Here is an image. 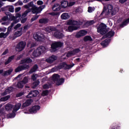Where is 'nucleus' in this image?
<instances>
[{
    "instance_id": "nucleus-1",
    "label": "nucleus",
    "mask_w": 129,
    "mask_h": 129,
    "mask_svg": "<svg viewBox=\"0 0 129 129\" xmlns=\"http://www.w3.org/2000/svg\"><path fill=\"white\" fill-rule=\"evenodd\" d=\"M112 9V6L110 5H107V7H104L103 12H102L101 15H103V14L105 13L106 15H107L110 14V13H111V15H112V16H114V15L116 14V11H113Z\"/></svg>"
},
{
    "instance_id": "nucleus-2",
    "label": "nucleus",
    "mask_w": 129,
    "mask_h": 129,
    "mask_svg": "<svg viewBox=\"0 0 129 129\" xmlns=\"http://www.w3.org/2000/svg\"><path fill=\"white\" fill-rule=\"evenodd\" d=\"M52 81L54 83H55L56 85H62L65 81L64 78L60 79V76L58 74H54L52 76Z\"/></svg>"
},
{
    "instance_id": "nucleus-3",
    "label": "nucleus",
    "mask_w": 129,
    "mask_h": 129,
    "mask_svg": "<svg viewBox=\"0 0 129 129\" xmlns=\"http://www.w3.org/2000/svg\"><path fill=\"white\" fill-rule=\"evenodd\" d=\"M19 23V20H16L13 21V22L11 24L10 26H9L8 28V31L7 33H5L4 32H2L0 33V38H6V37H8V35L10 34L11 32V31H12V28L15 26V24H18Z\"/></svg>"
},
{
    "instance_id": "nucleus-4",
    "label": "nucleus",
    "mask_w": 129,
    "mask_h": 129,
    "mask_svg": "<svg viewBox=\"0 0 129 129\" xmlns=\"http://www.w3.org/2000/svg\"><path fill=\"white\" fill-rule=\"evenodd\" d=\"M45 5H42L39 7H37V6L35 5L33 8L29 9L28 10H30V12H31L32 14L38 15V14H40V13L42 12V10L45 9Z\"/></svg>"
},
{
    "instance_id": "nucleus-5",
    "label": "nucleus",
    "mask_w": 129,
    "mask_h": 129,
    "mask_svg": "<svg viewBox=\"0 0 129 129\" xmlns=\"http://www.w3.org/2000/svg\"><path fill=\"white\" fill-rule=\"evenodd\" d=\"M97 32L98 33H100L101 35L106 34V32H107V30H106V25L103 23L100 24L97 28Z\"/></svg>"
},
{
    "instance_id": "nucleus-6",
    "label": "nucleus",
    "mask_w": 129,
    "mask_h": 129,
    "mask_svg": "<svg viewBox=\"0 0 129 129\" xmlns=\"http://www.w3.org/2000/svg\"><path fill=\"white\" fill-rule=\"evenodd\" d=\"M26 45L27 43L25 41H20L19 43H18L16 47V50L17 52H21V51H23L25 49V47H26Z\"/></svg>"
},
{
    "instance_id": "nucleus-7",
    "label": "nucleus",
    "mask_w": 129,
    "mask_h": 129,
    "mask_svg": "<svg viewBox=\"0 0 129 129\" xmlns=\"http://www.w3.org/2000/svg\"><path fill=\"white\" fill-rule=\"evenodd\" d=\"M33 38L35 39V40H36V41H39V42L44 41V40H45V36H44V34L40 32L34 33L33 34Z\"/></svg>"
},
{
    "instance_id": "nucleus-8",
    "label": "nucleus",
    "mask_w": 129,
    "mask_h": 129,
    "mask_svg": "<svg viewBox=\"0 0 129 129\" xmlns=\"http://www.w3.org/2000/svg\"><path fill=\"white\" fill-rule=\"evenodd\" d=\"M75 65L74 63H73L72 64L68 65L65 62H62L60 63L58 66L59 69H61V68H64V69H70V68H72L73 66Z\"/></svg>"
},
{
    "instance_id": "nucleus-9",
    "label": "nucleus",
    "mask_w": 129,
    "mask_h": 129,
    "mask_svg": "<svg viewBox=\"0 0 129 129\" xmlns=\"http://www.w3.org/2000/svg\"><path fill=\"white\" fill-rule=\"evenodd\" d=\"M29 68H30V67L28 64H23L22 66H20L15 69V72H20V71L25 70V69H29Z\"/></svg>"
},
{
    "instance_id": "nucleus-10",
    "label": "nucleus",
    "mask_w": 129,
    "mask_h": 129,
    "mask_svg": "<svg viewBox=\"0 0 129 129\" xmlns=\"http://www.w3.org/2000/svg\"><path fill=\"white\" fill-rule=\"evenodd\" d=\"M63 46V43L60 42L53 43L51 45V48L52 50H56L57 48H60Z\"/></svg>"
},
{
    "instance_id": "nucleus-11",
    "label": "nucleus",
    "mask_w": 129,
    "mask_h": 129,
    "mask_svg": "<svg viewBox=\"0 0 129 129\" xmlns=\"http://www.w3.org/2000/svg\"><path fill=\"white\" fill-rule=\"evenodd\" d=\"M39 94V91L37 90L31 91L27 96V98H32V97H35Z\"/></svg>"
},
{
    "instance_id": "nucleus-12",
    "label": "nucleus",
    "mask_w": 129,
    "mask_h": 129,
    "mask_svg": "<svg viewBox=\"0 0 129 129\" xmlns=\"http://www.w3.org/2000/svg\"><path fill=\"white\" fill-rule=\"evenodd\" d=\"M81 22H80V21H74V20H69L68 21V25H72V26H74V27H75V26H80V25H81Z\"/></svg>"
},
{
    "instance_id": "nucleus-13",
    "label": "nucleus",
    "mask_w": 129,
    "mask_h": 129,
    "mask_svg": "<svg viewBox=\"0 0 129 129\" xmlns=\"http://www.w3.org/2000/svg\"><path fill=\"white\" fill-rule=\"evenodd\" d=\"M87 34V31L84 30H80L76 35V38H81Z\"/></svg>"
},
{
    "instance_id": "nucleus-14",
    "label": "nucleus",
    "mask_w": 129,
    "mask_h": 129,
    "mask_svg": "<svg viewBox=\"0 0 129 129\" xmlns=\"http://www.w3.org/2000/svg\"><path fill=\"white\" fill-rule=\"evenodd\" d=\"M57 59V57L56 55H51L49 58L46 59V61L48 63H53V62H54V61H56Z\"/></svg>"
},
{
    "instance_id": "nucleus-15",
    "label": "nucleus",
    "mask_w": 129,
    "mask_h": 129,
    "mask_svg": "<svg viewBox=\"0 0 129 129\" xmlns=\"http://www.w3.org/2000/svg\"><path fill=\"white\" fill-rule=\"evenodd\" d=\"M79 28V26H70L68 27V29H66V31L67 32H72L73 31H76V30H78Z\"/></svg>"
},
{
    "instance_id": "nucleus-16",
    "label": "nucleus",
    "mask_w": 129,
    "mask_h": 129,
    "mask_svg": "<svg viewBox=\"0 0 129 129\" xmlns=\"http://www.w3.org/2000/svg\"><path fill=\"white\" fill-rule=\"evenodd\" d=\"M40 110L39 106H34L32 108L29 109L30 112L31 113H36L38 110Z\"/></svg>"
},
{
    "instance_id": "nucleus-17",
    "label": "nucleus",
    "mask_w": 129,
    "mask_h": 129,
    "mask_svg": "<svg viewBox=\"0 0 129 129\" xmlns=\"http://www.w3.org/2000/svg\"><path fill=\"white\" fill-rule=\"evenodd\" d=\"M54 37L57 38V39H61L64 37V35L62 33L60 32V31H56L54 33Z\"/></svg>"
},
{
    "instance_id": "nucleus-18",
    "label": "nucleus",
    "mask_w": 129,
    "mask_h": 129,
    "mask_svg": "<svg viewBox=\"0 0 129 129\" xmlns=\"http://www.w3.org/2000/svg\"><path fill=\"white\" fill-rule=\"evenodd\" d=\"M52 10L54 12H59L61 10V6L58 4H54L52 7Z\"/></svg>"
},
{
    "instance_id": "nucleus-19",
    "label": "nucleus",
    "mask_w": 129,
    "mask_h": 129,
    "mask_svg": "<svg viewBox=\"0 0 129 129\" xmlns=\"http://www.w3.org/2000/svg\"><path fill=\"white\" fill-rule=\"evenodd\" d=\"M110 42V39H105L104 41H102L100 44L101 46H102L103 48H105L108 46V44H109Z\"/></svg>"
},
{
    "instance_id": "nucleus-20",
    "label": "nucleus",
    "mask_w": 129,
    "mask_h": 129,
    "mask_svg": "<svg viewBox=\"0 0 129 129\" xmlns=\"http://www.w3.org/2000/svg\"><path fill=\"white\" fill-rule=\"evenodd\" d=\"M39 52H40L41 54H43V53H45L46 51H47V47L44 46H41L37 48Z\"/></svg>"
},
{
    "instance_id": "nucleus-21",
    "label": "nucleus",
    "mask_w": 129,
    "mask_h": 129,
    "mask_svg": "<svg viewBox=\"0 0 129 129\" xmlns=\"http://www.w3.org/2000/svg\"><path fill=\"white\" fill-rule=\"evenodd\" d=\"M13 91H14V88L10 87L6 89L5 92L2 93V95H7V94H9V93H11Z\"/></svg>"
},
{
    "instance_id": "nucleus-22",
    "label": "nucleus",
    "mask_w": 129,
    "mask_h": 129,
    "mask_svg": "<svg viewBox=\"0 0 129 129\" xmlns=\"http://www.w3.org/2000/svg\"><path fill=\"white\" fill-rule=\"evenodd\" d=\"M113 36H114V32L112 30L110 31L107 34H106V36H103V39H105L106 37L108 38H111V37H113Z\"/></svg>"
},
{
    "instance_id": "nucleus-23",
    "label": "nucleus",
    "mask_w": 129,
    "mask_h": 129,
    "mask_svg": "<svg viewBox=\"0 0 129 129\" xmlns=\"http://www.w3.org/2000/svg\"><path fill=\"white\" fill-rule=\"evenodd\" d=\"M21 106H22V104L21 103H18L16 104L14 107H13V112H16V111H18L20 108H21Z\"/></svg>"
},
{
    "instance_id": "nucleus-24",
    "label": "nucleus",
    "mask_w": 129,
    "mask_h": 129,
    "mask_svg": "<svg viewBox=\"0 0 129 129\" xmlns=\"http://www.w3.org/2000/svg\"><path fill=\"white\" fill-rule=\"evenodd\" d=\"M5 14L7 15V17H9L10 20H11V21H15V20H16V17L13 15H12V14L10 12H5Z\"/></svg>"
},
{
    "instance_id": "nucleus-25",
    "label": "nucleus",
    "mask_w": 129,
    "mask_h": 129,
    "mask_svg": "<svg viewBox=\"0 0 129 129\" xmlns=\"http://www.w3.org/2000/svg\"><path fill=\"white\" fill-rule=\"evenodd\" d=\"M68 6V2L66 1H62L60 2V7H61L62 9H66Z\"/></svg>"
},
{
    "instance_id": "nucleus-26",
    "label": "nucleus",
    "mask_w": 129,
    "mask_h": 129,
    "mask_svg": "<svg viewBox=\"0 0 129 129\" xmlns=\"http://www.w3.org/2000/svg\"><path fill=\"white\" fill-rule=\"evenodd\" d=\"M60 18L62 20H68V19L70 18V16L69 15V14L64 13L61 15Z\"/></svg>"
},
{
    "instance_id": "nucleus-27",
    "label": "nucleus",
    "mask_w": 129,
    "mask_h": 129,
    "mask_svg": "<svg viewBox=\"0 0 129 129\" xmlns=\"http://www.w3.org/2000/svg\"><path fill=\"white\" fill-rule=\"evenodd\" d=\"M33 102V100L32 99H28L26 101L25 103H24L22 105V107H26V106H29L31 103Z\"/></svg>"
},
{
    "instance_id": "nucleus-28",
    "label": "nucleus",
    "mask_w": 129,
    "mask_h": 129,
    "mask_svg": "<svg viewBox=\"0 0 129 129\" xmlns=\"http://www.w3.org/2000/svg\"><path fill=\"white\" fill-rule=\"evenodd\" d=\"M33 102V100L32 99H28L26 101L25 103H24L22 105V107H26V106H29L31 103Z\"/></svg>"
},
{
    "instance_id": "nucleus-29",
    "label": "nucleus",
    "mask_w": 129,
    "mask_h": 129,
    "mask_svg": "<svg viewBox=\"0 0 129 129\" xmlns=\"http://www.w3.org/2000/svg\"><path fill=\"white\" fill-rule=\"evenodd\" d=\"M33 57H39L41 55L40 51L38 48H37L35 50H34L32 53Z\"/></svg>"
},
{
    "instance_id": "nucleus-30",
    "label": "nucleus",
    "mask_w": 129,
    "mask_h": 129,
    "mask_svg": "<svg viewBox=\"0 0 129 129\" xmlns=\"http://www.w3.org/2000/svg\"><path fill=\"white\" fill-rule=\"evenodd\" d=\"M35 5H34V3L33 2H31L28 3V5H26L24 6V8L25 9H29L30 8H33Z\"/></svg>"
},
{
    "instance_id": "nucleus-31",
    "label": "nucleus",
    "mask_w": 129,
    "mask_h": 129,
    "mask_svg": "<svg viewBox=\"0 0 129 129\" xmlns=\"http://www.w3.org/2000/svg\"><path fill=\"white\" fill-rule=\"evenodd\" d=\"M129 23V18L125 20H124L123 22L119 25V27H121V28H123V27L126 26L127 24H128Z\"/></svg>"
},
{
    "instance_id": "nucleus-32",
    "label": "nucleus",
    "mask_w": 129,
    "mask_h": 129,
    "mask_svg": "<svg viewBox=\"0 0 129 129\" xmlns=\"http://www.w3.org/2000/svg\"><path fill=\"white\" fill-rule=\"evenodd\" d=\"M15 59V55H12L9 57L8 59L5 62V65H8L9 63H11L13 60Z\"/></svg>"
},
{
    "instance_id": "nucleus-33",
    "label": "nucleus",
    "mask_w": 129,
    "mask_h": 129,
    "mask_svg": "<svg viewBox=\"0 0 129 129\" xmlns=\"http://www.w3.org/2000/svg\"><path fill=\"white\" fill-rule=\"evenodd\" d=\"M29 13H31V10L28 9L24 13L22 14V16H21L22 19H24L25 18V17H27Z\"/></svg>"
},
{
    "instance_id": "nucleus-34",
    "label": "nucleus",
    "mask_w": 129,
    "mask_h": 129,
    "mask_svg": "<svg viewBox=\"0 0 129 129\" xmlns=\"http://www.w3.org/2000/svg\"><path fill=\"white\" fill-rule=\"evenodd\" d=\"M13 108V105L11 104H7L5 106V109L7 111L11 110Z\"/></svg>"
},
{
    "instance_id": "nucleus-35",
    "label": "nucleus",
    "mask_w": 129,
    "mask_h": 129,
    "mask_svg": "<svg viewBox=\"0 0 129 129\" xmlns=\"http://www.w3.org/2000/svg\"><path fill=\"white\" fill-rule=\"evenodd\" d=\"M37 69H38V66L37 64H35L30 70L29 72V73L31 74L33 73V72H35V71H37Z\"/></svg>"
},
{
    "instance_id": "nucleus-36",
    "label": "nucleus",
    "mask_w": 129,
    "mask_h": 129,
    "mask_svg": "<svg viewBox=\"0 0 129 129\" xmlns=\"http://www.w3.org/2000/svg\"><path fill=\"white\" fill-rule=\"evenodd\" d=\"M13 72V69H11L7 71H5L4 73V76H8V75H11V73Z\"/></svg>"
},
{
    "instance_id": "nucleus-37",
    "label": "nucleus",
    "mask_w": 129,
    "mask_h": 129,
    "mask_svg": "<svg viewBox=\"0 0 129 129\" xmlns=\"http://www.w3.org/2000/svg\"><path fill=\"white\" fill-rule=\"evenodd\" d=\"M39 84H40V81L37 80V81L34 82L32 84V88H36V87H37V86H38V85H39Z\"/></svg>"
},
{
    "instance_id": "nucleus-38",
    "label": "nucleus",
    "mask_w": 129,
    "mask_h": 129,
    "mask_svg": "<svg viewBox=\"0 0 129 129\" xmlns=\"http://www.w3.org/2000/svg\"><path fill=\"white\" fill-rule=\"evenodd\" d=\"M84 41L87 42V41H92V38L90 36H86L84 37Z\"/></svg>"
},
{
    "instance_id": "nucleus-39",
    "label": "nucleus",
    "mask_w": 129,
    "mask_h": 129,
    "mask_svg": "<svg viewBox=\"0 0 129 129\" xmlns=\"http://www.w3.org/2000/svg\"><path fill=\"white\" fill-rule=\"evenodd\" d=\"M39 23L40 24H47L48 23V19H41L39 20Z\"/></svg>"
},
{
    "instance_id": "nucleus-40",
    "label": "nucleus",
    "mask_w": 129,
    "mask_h": 129,
    "mask_svg": "<svg viewBox=\"0 0 129 129\" xmlns=\"http://www.w3.org/2000/svg\"><path fill=\"white\" fill-rule=\"evenodd\" d=\"M7 9H8V11L11 13H14L15 12V8L13 6H8Z\"/></svg>"
},
{
    "instance_id": "nucleus-41",
    "label": "nucleus",
    "mask_w": 129,
    "mask_h": 129,
    "mask_svg": "<svg viewBox=\"0 0 129 129\" xmlns=\"http://www.w3.org/2000/svg\"><path fill=\"white\" fill-rule=\"evenodd\" d=\"M31 62H32V59H31V58H26L25 59H23L22 60V63H31Z\"/></svg>"
},
{
    "instance_id": "nucleus-42",
    "label": "nucleus",
    "mask_w": 129,
    "mask_h": 129,
    "mask_svg": "<svg viewBox=\"0 0 129 129\" xmlns=\"http://www.w3.org/2000/svg\"><path fill=\"white\" fill-rule=\"evenodd\" d=\"M10 96H6L2 97L0 99V101H7V100H9V98H10Z\"/></svg>"
},
{
    "instance_id": "nucleus-43",
    "label": "nucleus",
    "mask_w": 129,
    "mask_h": 129,
    "mask_svg": "<svg viewBox=\"0 0 129 129\" xmlns=\"http://www.w3.org/2000/svg\"><path fill=\"white\" fill-rule=\"evenodd\" d=\"M24 84L23 83V82L20 81L18 83L17 86L18 87V88H23L24 87Z\"/></svg>"
},
{
    "instance_id": "nucleus-44",
    "label": "nucleus",
    "mask_w": 129,
    "mask_h": 129,
    "mask_svg": "<svg viewBox=\"0 0 129 129\" xmlns=\"http://www.w3.org/2000/svg\"><path fill=\"white\" fill-rule=\"evenodd\" d=\"M21 82L25 85V84H26V83H28V82H29V78H28V77H25L24 78L23 80Z\"/></svg>"
},
{
    "instance_id": "nucleus-45",
    "label": "nucleus",
    "mask_w": 129,
    "mask_h": 129,
    "mask_svg": "<svg viewBox=\"0 0 129 129\" xmlns=\"http://www.w3.org/2000/svg\"><path fill=\"white\" fill-rule=\"evenodd\" d=\"M53 29L51 27H48L45 28V31L47 32V33H50L52 31H53Z\"/></svg>"
},
{
    "instance_id": "nucleus-46",
    "label": "nucleus",
    "mask_w": 129,
    "mask_h": 129,
    "mask_svg": "<svg viewBox=\"0 0 129 129\" xmlns=\"http://www.w3.org/2000/svg\"><path fill=\"white\" fill-rule=\"evenodd\" d=\"M22 28H21V31H17L15 32L16 37H20V36H22V32H23V31H22Z\"/></svg>"
},
{
    "instance_id": "nucleus-47",
    "label": "nucleus",
    "mask_w": 129,
    "mask_h": 129,
    "mask_svg": "<svg viewBox=\"0 0 129 129\" xmlns=\"http://www.w3.org/2000/svg\"><path fill=\"white\" fill-rule=\"evenodd\" d=\"M29 28H30V26H29L28 25L25 26L23 27V30L22 31V33H26V32H27V31H28V30Z\"/></svg>"
},
{
    "instance_id": "nucleus-48",
    "label": "nucleus",
    "mask_w": 129,
    "mask_h": 129,
    "mask_svg": "<svg viewBox=\"0 0 129 129\" xmlns=\"http://www.w3.org/2000/svg\"><path fill=\"white\" fill-rule=\"evenodd\" d=\"M72 51L73 52V54H74V55H75V54H77V53H79V52H80V50L78 48H77Z\"/></svg>"
},
{
    "instance_id": "nucleus-49",
    "label": "nucleus",
    "mask_w": 129,
    "mask_h": 129,
    "mask_svg": "<svg viewBox=\"0 0 129 129\" xmlns=\"http://www.w3.org/2000/svg\"><path fill=\"white\" fill-rule=\"evenodd\" d=\"M48 93L49 91L48 90H45L43 91L42 95V96H46V95H48Z\"/></svg>"
},
{
    "instance_id": "nucleus-50",
    "label": "nucleus",
    "mask_w": 129,
    "mask_h": 129,
    "mask_svg": "<svg viewBox=\"0 0 129 129\" xmlns=\"http://www.w3.org/2000/svg\"><path fill=\"white\" fill-rule=\"evenodd\" d=\"M39 18V15H35L33 17L31 18V22H34V21H36Z\"/></svg>"
},
{
    "instance_id": "nucleus-51",
    "label": "nucleus",
    "mask_w": 129,
    "mask_h": 129,
    "mask_svg": "<svg viewBox=\"0 0 129 129\" xmlns=\"http://www.w3.org/2000/svg\"><path fill=\"white\" fill-rule=\"evenodd\" d=\"M94 11V8H92V7H88V13H92V12H93Z\"/></svg>"
},
{
    "instance_id": "nucleus-52",
    "label": "nucleus",
    "mask_w": 129,
    "mask_h": 129,
    "mask_svg": "<svg viewBox=\"0 0 129 129\" xmlns=\"http://www.w3.org/2000/svg\"><path fill=\"white\" fill-rule=\"evenodd\" d=\"M22 26V24L19 23L17 24L14 27V30H18V29H19V28H20V27Z\"/></svg>"
},
{
    "instance_id": "nucleus-53",
    "label": "nucleus",
    "mask_w": 129,
    "mask_h": 129,
    "mask_svg": "<svg viewBox=\"0 0 129 129\" xmlns=\"http://www.w3.org/2000/svg\"><path fill=\"white\" fill-rule=\"evenodd\" d=\"M43 87L44 89H48V88H50V87H51V85L45 84V85H43Z\"/></svg>"
},
{
    "instance_id": "nucleus-54",
    "label": "nucleus",
    "mask_w": 129,
    "mask_h": 129,
    "mask_svg": "<svg viewBox=\"0 0 129 129\" xmlns=\"http://www.w3.org/2000/svg\"><path fill=\"white\" fill-rule=\"evenodd\" d=\"M74 54H73V52L72 51L69 52L67 54V57L69 58V57H71V56H73Z\"/></svg>"
},
{
    "instance_id": "nucleus-55",
    "label": "nucleus",
    "mask_w": 129,
    "mask_h": 129,
    "mask_svg": "<svg viewBox=\"0 0 129 129\" xmlns=\"http://www.w3.org/2000/svg\"><path fill=\"white\" fill-rule=\"evenodd\" d=\"M58 67H55L51 69V72H56V71H58Z\"/></svg>"
},
{
    "instance_id": "nucleus-56",
    "label": "nucleus",
    "mask_w": 129,
    "mask_h": 129,
    "mask_svg": "<svg viewBox=\"0 0 129 129\" xmlns=\"http://www.w3.org/2000/svg\"><path fill=\"white\" fill-rule=\"evenodd\" d=\"M37 77H38V75L37 74H33L32 76V79L34 81L36 80V79H37Z\"/></svg>"
},
{
    "instance_id": "nucleus-57",
    "label": "nucleus",
    "mask_w": 129,
    "mask_h": 129,
    "mask_svg": "<svg viewBox=\"0 0 129 129\" xmlns=\"http://www.w3.org/2000/svg\"><path fill=\"white\" fill-rule=\"evenodd\" d=\"M22 95H24L23 92H20L16 95V97H21V96H22Z\"/></svg>"
},
{
    "instance_id": "nucleus-58",
    "label": "nucleus",
    "mask_w": 129,
    "mask_h": 129,
    "mask_svg": "<svg viewBox=\"0 0 129 129\" xmlns=\"http://www.w3.org/2000/svg\"><path fill=\"white\" fill-rule=\"evenodd\" d=\"M37 4L38 6H42L44 4V2L42 1H38L37 2Z\"/></svg>"
},
{
    "instance_id": "nucleus-59",
    "label": "nucleus",
    "mask_w": 129,
    "mask_h": 129,
    "mask_svg": "<svg viewBox=\"0 0 129 129\" xmlns=\"http://www.w3.org/2000/svg\"><path fill=\"white\" fill-rule=\"evenodd\" d=\"M23 19L21 20L22 24H24L27 22V20H28L27 18H22Z\"/></svg>"
},
{
    "instance_id": "nucleus-60",
    "label": "nucleus",
    "mask_w": 129,
    "mask_h": 129,
    "mask_svg": "<svg viewBox=\"0 0 129 129\" xmlns=\"http://www.w3.org/2000/svg\"><path fill=\"white\" fill-rule=\"evenodd\" d=\"M88 25H92L94 24V21L91 20L87 22Z\"/></svg>"
},
{
    "instance_id": "nucleus-61",
    "label": "nucleus",
    "mask_w": 129,
    "mask_h": 129,
    "mask_svg": "<svg viewBox=\"0 0 129 129\" xmlns=\"http://www.w3.org/2000/svg\"><path fill=\"white\" fill-rule=\"evenodd\" d=\"M20 17H21V14L20 13L16 14L15 15V20L16 19H18V18H20Z\"/></svg>"
},
{
    "instance_id": "nucleus-62",
    "label": "nucleus",
    "mask_w": 129,
    "mask_h": 129,
    "mask_svg": "<svg viewBox=\"0 0 129 129\" xmlns=\"http://www.w3.org/2000/svg\"><path fill=\"white\" fill-rule=\"evenodd\" d=\"M21 11V7H18L15 9V13H18Z\"/></svg>"
},
{
    "instance_id": "nucleus-63",
    "label": "nucleus",
    "mask_w": 129,
    "mask_h": 129,
    "mask_svg": "<svg viewBox=\"0 0 129 129\" xmlns=\"http://www.w3.org/2000/svg\"><path fill=\"white\" fill-rule=\"evenodd\" d=\"M74 5H75V2H70L68 7H72V6H74Z\"/></svg>"
},
{
    "instance_id": "nucleus-64",
    "label": "nucleus",
    "mask_w": 129,
    "mask_h": 129,
    "mask_svg": "<svg viewBox=\"0 0 129 129\" xmlns=\"http://www.w3.org/2000/svg\"><path fill=\"white\" fill-rule=\"evenodd\" d=\"M8 53H9V50L8 49H6L2 54V55H7V54H8Z\"/></svg>"
}]
</instances>
